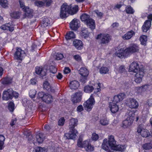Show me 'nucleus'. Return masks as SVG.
I'll list each match as a JSON object with an SVG mask.
<instances>
[{"mask_svg": "<svg viewBox=\"0 0 152 152\" xmlns=\"http://www.w3.org/2000/svg\"><path fill=\"white\" fill-rule=\"evenodd\" d=\"M19 94L18 93L14 91L12 88H10L4 91L2 94V98L4 100H8L12 99L13 97L17 98L18 97Z\"/></svg>", "mask_w": 152, "mask_h": 152, "instance_id": "f257e3e1", "label": "nucleus"}, {"mask_svg": "<svg viewBox=\"0 0 152 152\" xmlns=\"http://www.w3.org/2000/svg\"><path fill=\"white\" fill-rule=\"evenodd\" d=\"M126 119L123 121L122 127L124 128L129 127L132 124L134 116V111H129L126 115Z\"/></svg>", "mask_w": 152, "mask_h": 152, "instance_id": "f03ea898", "label": "nucleus"}, {"mask_svg": "<svg viewBox=\"0 0 152 152\" xmlns=\"http://www.w3.org/2000/svg\"><path fill=\"white\" fill-rule=\"evenodd\" d=\"M71 5H68L66 3L63 4L61 7L60 17L62 18H66L69 14H70V10Z\"/></svg>", "mask_w": 152, "mask_h": 152, "instance_id": "7ed1b4c3", "label": "nucleus"}, {"mask_svg": "<svg viewBox=\"0 0 152 152\" xmlns=\"http://www.w3.org/2000/svg\"><path fill=\"white\" fill-rule=\"evenodd\" d=\"M94 94H91L89 98L83 104L84 107L86 110L90 111L95 103Z\"/></svg>", "mask_w": 152, "mask_h": 152, "instance_id": "20e7f679", "label": "nucleus"}, {"mask_svg": "<svg viewBox=\"0 0 152 152\" xmlns=\"http://www.w3.org/2000/svg\"><path fill=\"white\" fill-rule=\"evenodd\" d=\"M19 3L20 7L25 12L24 18L28 17L32 15V10L25 6L23 0H19Z\"/></svg>", "mask_w": 152, "mask_h": 152, "instance_id": "39448f33", "label": "nucleus"}, {"mask_svg": "<svg viewBox=\"0 0 152 152\" xmlns=\"http://www.w3.org/2000/svg\"><path fill=\"white\" fill-rule=\"evenodd\" d=\"M148 20H146L142 27V30L143 32H146L150 28L151 25L152 21V14H149L147 16Z\"/></svg>", "mask_w": 152, "mask_h": 152, "instance_id": "423d86ee", "label": "nucleus"}, {"mask_svg": "<svg viewBox=\"0 0 152 152\" xmlns=\"http://www.w3.org/2000/svg\"><path fill=\"white\" fill-rule=\"evenodd\" d=\"M25 56L26 53L24 50H22L20 48H16V51L14 55L15 59L21 60Z\"/></svg>", "mask_w": 152, "mask_h": 152, "instance_id": "0eeeda50", "label": "nucleus"}, {"mask_svg": "<svg viewBox=\"0 0 152 152\" xmlns=\"http://www.w3.org/2000/svg\"><path fill=\"white\" fill-rule=\"evenodd\" d=\"M136 73L134 81L136 83H140L142 81V78L144 75V70L141 68Z\"/></svg>", "mask_w": 152, "mask_h": 152, "instance_id": "6e6552de", "label": "nucleus"}, {"mask_svg": "<svg viewBox=\"0 0 152 152\" xmlns=\"http://www.w3.org/2000/svg\"><path fill=\"white\" fill-rule=\"evenodd\" d=\"M126 49L129 56L134 53L138 52L139 47L137 45L132 44L130 45L129 47Z\"/></svg>", "mask_w": 152, "mask_h": 152, "instance_id": "1a4fd4ad", "label": "nucleus"}, {"mask_svg": "<svg viewBox=\"0 0 152 152\" xmlns=\"http://www.w3.org/2000/svg\"><path fill=\"white\" fill-rule=\"evenodd\" d=\"M83 95L81 91L77 92L71 96V100L74 103H76L80 102L82 99Z\"/></svg>", "mask_w": 152, "mask_h": 152, "instance_id": "9d476101", "label": "nucleus"}, {"mask_svg": "<svg viewBox=\"0 0 152 152\" xmlns=\"http://www.w3.org/2000/svg\"><path fill=\"white\" fill-rule=\"evenodd\" d=\"M126 104L131 108H137L138 106V103L135 99L130 98L128 99L126 102Z\"/></svg>", "mask_w": 152, "mask_h": 152, "instance_id": "9b49d317", "label": "nucleus"}, {"mask_svg": "<svg viewBox=\"0 0 152 152\" xmlns=\"http://www.w3.org/2000/svg\"><path fill=\"white\" fill-rule=\"evenodd\" d=\"M79 73L81 75L80 80L83 83L85 82L89 73L88 69L86 68H81L79 70Z\"/></svg>", "mask_w": 152, "mask_h": 152, "instance_id": "f8f14e48", "label": "nucleus"}, {"mask_svg": "<svg viewBox=\"0 0 152 152\" xmlns=\"http://www.w3.org/2000/svg\"><path fill=\"white\" fill-rule=\"evenodd\" d=\"M78 132L75 129H69V133H66L65 136L67 139H74L78 135Z\"/></svg>", "mask_w": 152, "mask_h": 152, "instance_id": "ddd939ff", "label": "nucleus"}, {"mask_svg": "<svg viewBox=\"0 0 152 152\" xmlns=\"http://www.w3.org/2000/svg\"><path fill=\"white\" fill-rule=\"evenodd\" d=\"M101 38V42L103 44L108 43L110 39V37L108 34H100L96 37V39H98Z\"/></svg>", "mask_w": 152, "mask_h": 152, "instance_id": "4468645a", "label": "nucleus"}, {"mask_svg": "<svg viewBox=\"0 0 152 152\" xmlns=\"http://www.w3.org/2000/svg\"><path fill=\"white\" fill-rule=\"evenodd\" d=\"M115 55L120 58L128 56L126 49H124L123 48L117 51L115 53Z\"/></svg>", "mask_w": 152, "mask_h": 152, "instance_id": "2eb2a0df", "label": "nucleus"}, {"mask_svg": "<svg viewBox=\"0 0 152 152\" xmlns=\"http://www.w3.org/2000/svg\"><path fill=\"white\" fill-rule=\"evenodd\" d=\"M80 26V21L76 19H74L70 23V27L72 30H77Z\"/></svg>", "mask_w": 152, "mask_h": 152, "instance_id": "dca6fc26", "label": "nucleus"}, {"mask_svg": "<svg viewBox=\"0 0 152 152\" xmlns=\"http://www.w3.org/2000/svg\"><path fill=\"white\" fill-rule=\"evenodd\" d=\"M141 69L139 68V65L137 62H134L130 65L129 71V72L136 73Z\"/></svg>", "mask_w": 152, "mask_h": 152, "instance_id": "f3484780", "label": "nucleus"}, {"mask_svg": "<svg viewBox=\"0 0 152 152\" xmlns=\"http://www.w3.org/2000/svg\"><path fill=\"white\" fill-rule=\"evenodd\" d=\"M109 107L111 112L113 113L117 112L119 109V107L117 104L114 102H110Z\"/></svg>", "mask_w": 152, "mask_h": 152, "instance_id": "a211bd4d", "label": "nucleus"}, {"mask_svg": "<svg viewBox=\"0 0 152 152\" xmlns=\"http://www.w3.org/2000/svg\"><path fill=\"white\" fill-rule=\"evenodd\" d=\"M91 30H93L95 28V21L92 18H90L87 21L84 23Z\"/></svg>", "mask_w": 152, "mask_h": 152, "instance_id": "6ab92c4d", "label": "nucleus"}, {"mask_svg": "<svg viewBox=\"0 0 152 152\" xmlns=\"http://www.w3.org/2000/svg\"><path fill=\"white\" fill-rule=\"evenodd\" d=\"M135 34V32L132 30L127 32L122 36V38L124 40H128L131 39Z\"/></svg>", "mask_w": 152, "mask_h": 152, "instance_id": "aec40b11", "label": "nucleus"}, {"mask_svg": "<svg viewBox=\"0 0 152 152\" xmlns=\"http://www.w3.org/2000/svg\"><path fill=\"white\" fill-rule=\"evenodd\" d=\"M0 28L2 30H9L10 31H12L14 29L13 25L10 23L5 24L1 26Z\"/></svg>", "mask_w": 152, "mask_h": 152, "instance_id": "412c9836", "label": "nucleus"}, {"mask_svg": "<svg viewBox=\"0 0 152 152\" xmlns=\"http://www.w3.org/2000/svg\"><path fill=\"white\" fill-rule=\"evenodd\" d=\"M78 120L75 118H72L70 119L69 127V129H75V127L77 126L78 124Z\"/></svg>", "mask_w": 152, "mask_h": 152, "instance_id": "4be33fe9", "label": "nucleus"}, {"mask_svg": "<svg viewBox=\"0 0 152 152\" xmlns=\"http://www.w3.org/2000/svg\"><path fill=\"white\" fill-rule=\"evenodd\" d=\"M126 148V146L125 145L118 144L115 145L113 146H112L111 149L114 151L122 152L124 151Z\"/></svg>", "mask_w": 152, "mask_h": 152, "instance_id": "5701e85b", "label": "nucleus"}, {"mask_svg": "<svg viewBox=\"0 0 152 152\" xmlns=\"http://www.w3.org/2000/svg\"><path fill=\"white\" fill-rule=\"evenodd\" d=\"M52 2V0H46L44 2L41 1H36L35 2V4L36 5L39 7H42L44 6L45 3H46V5L49 6H50V3Z\"/></svg>", "mask_w": 152, "mask_h": 152, "instance_id": "b1692460", "label": "nucleus"}, {"mask_svg": "<svg viewBox=\"0 0 152 152\" xmlns=\"http://www.w3.org/2000/svg\"><path fill=\"white\" fill-rule=\"evenodd\" d=\"M73 44L75 47L78 50H81L83 48V42L80 40L76 39L73 41Z\"/></svg>", "mask_w": 152, "mask_h": 152, "instance_id": "393cba45", "label": "nucleus"}, {"mask_svg": "<svg viewBox=\"0 0 152 152\" xmlns=\"http://www.w3.org/2000/svg\"><path fill=\"white\" fill-rule=\"evenodd\" d=\"M84 145L85 146L84 148L87 151L90 152L94 151V146L91 145L88 141H85Z\"/></svg>", "mask_w": 152, "mask_h": 152, "instance_id": "a878e982", "label": "nucleus"}, {"mask_svg": "<svg viewBox=\"0 0 152 152\" xmlns=\"http://www.w3.org/2000/svg\"><path fill=\"white\" fill-rule=\"evenodd\" d=\"M91 18L90 15L86 13H83L80 17L81 20L84 23H86Z\"/></svg>", "mask_w": 152, "mask_h": 152, "instance_id": "bb28decb", "label": "nucleus"}, {"mask_svg": "<svg viewBox=\"0 0 152 152\" xmlns=\"http://www.w3.org/2000/svg\"><path fill=\"white\" fill-rule=\"evenodd\" d=\"M115 71L119 73L126 74V72L125 67L124 65H120L118 67H116Z\"/></svg>", "mask_w": 152, "mask_h": 152, "instance_id": "cd10ccee", "label": "nucleus"}, {"mask_svg": "<svg viewBox=\"0 0 152 152\" xmlns=\"http://www.w3.org/2000/svg\"><path fill=\"white\" fill-rule=\"evenodd\" d=\"M79 84L76 80H73L69 83V87L72 89H76L79 87Z\"/></svg>", "mask_w": 152, "mask_h": 152, "instance_id": "c85d7f7f", "label": "nucleus"}, {"mask_svg": "<svg viewBox=\"0 0 152 152\" xmlns=\"http://www.w3.org/2000/svg\"><path fill=\"white\" fill-rule=\"evenodd\" d=\"M102 148L105 151H108L110 148V146L108 143L107 139L105 138L104 140L102 145Z\"/></svg>", "mask_w": 152, "mask_h": 152, "instance_id": "c756f323", "label": "nucleus"}, {"mask_svg": "<svg viewBox=\"0 0 152 152\" xmlns=\"http://www.w3.org/2000/svg\"><path fill=\"white\" fill-rule=\"evenodd\" d=\"M52 96L48 94H45L44 95L43 101L47 103H49L52 101Z\"/></svg>", "mask_w": 152, "mask_h": 152, "instance_id": "7c9ffc66", "label": "nucleus"}, {"mask_svg": "<svg viewBox=\"0 0 152 152\" xmlns=\"http://www.w3.org/2000/svg\"><path fill=\"white\" fill-rule=\"evenodd\" d=\"M108 142L110 146V148L113 146L115 144L116 141L114 139V137L113 135H110L108 137Z\"/></svg>", "mask_w": 152, "mask_h": 152, "instance_id": "2f4dec72", "label": "nucleus"}, {"mask_svg": "<svg viewBox=\"0 0 152 152\" xmlns=\"http://www.w3.org/2000/svg\"><path fill=\"white\" fill-rule=\"evenodd\" d=\"M51 23L50 20L47 18L43 19L41 22V26L43 27L50 25Z\"/></svg>", "mask_w": 152, "mask_h": 152, "instance_id": "473e14b6", "label": "nucleus"}, {"mask_svg": "<svg viewBox=\"0 0 152 152\" xmlns=\"http://www.w3.org/2000/svg\"><path fill=\"white\" fill-rule=\"evenodd\" d=\"M45 137L44 134L42 133H39L36 135L37 140L39 143H41L43 142Z\"/></svg>", "mask_w": 152, "mask_h": 152, "instance_id": "72a5a7b5", "label": "nucleus"}, {"mask_svg": "<svg viewBox=\"0 0 152 152\" xmlns=\"http://www.w3.org/2000/svg\"><path fill=\"white\" fill-rule=\"evenodd\" d=\"M21 15V12L19 11H14L10 14V15L14 18H19Z\"/></svg>", "mask_w": 152, "mask_h": 152, "instance_id": "f704fd0d", "label": "nucleus"}, {"mask_svg": "<svg viewBox=\"0 0 152 152\" xmlns=\"http://www.w3.org/2000/svg\"><path fill=\"white\" fill-rule=\"evenodd\" d=\"M94 90V88L92 86L89 85L86 86L84 89L85 92L88 93H91Z\"/></svg>", "mask_w": 152, "mask_h": 152, "instance_id": "c9c22d12", "label": "nucleus"}, {"mask_svg": "<svg viewBox=\"0 0 152 152\" xmlns=\"http://www.w3.org/2000/svg\"><path fill=\"white\" fill-rule=\"evenodd\" d=\"M99 122L101 125L103 126H107L109 124V121L104 117L101 118Z\"/></svg>", "mask_w": 152, "mask_h": 152, "instance_id": "e433bc0d", "label": "nucleus"}, {"mask_svg": "<svg viewBox=\"0 0 152 152\" xmlns=\"http://www.w3.org/2000/svg\"><path fill=\"white\" fill-rule=\"evenodd\" d=\"M147 40V37L145 35H142L140 37V40L142 45H145Z\"/></svg>", "mask_w": 152, "mask_h": 152, "instance_id": "4c0bfd02", "label": "nucleus"}, {"mask_svg": "<svg viewBox=\"0 0 152 152\" xmlns=\"http://www.w3.org/2000/svg\"><path fill=\"white\" fill-rule=\"evenodd\" d=\"M101 84L99 82L96 83L94 84L95 88H94V93L96 94L98 92H100L101 90Z\"/></svg>", "mask_w": 152, "mask_h": 152, "instance_id": "58836bf2", "label": "nucleus"}, {"mask_svg": "<svg viewBox=\"0 0 152 152\" xmlns=\"http://www.w3.org/2000/svg\"><path fill=\"white\" fill-rule=\"evenodd\" d=\"M75 35L74 33L72 31H69L66 34L65 36V38L67 40L74 38L75 37Z\"/></svg>", "mask_w": 152, "mask_h": 152, "instance_id": "ea45409f", "label": "nucleus"}, {"mask_svg": "<svg viewBox=\"0 0 152 152\" xmlns=\"http://www.w3.org/2000/svg\"><path fill=\"white\" fill-rule=\"evenodd\" d=\"M0 5L2 7L6 8L8 7L9 3L7 0H0Z\"/></svg>", "mask_w": 152, "mask_h": 152, "instance_id": "a19ab883", "label": "nucleus"}, {"mask_svg": "<svg viewBox=\"0 0 152 152\" xmlns=\"http://www.w3.org/2000/svg\"><path fill=\"white\" fill-rule=\"evenodd\" d=\"M108 68L106 66H102L99 69V72L101 74H106L109 71Z\"/></svg>", "mask_w": 152, "mask_h": 152, "instance_id": "79ce46f5", "label": "nucleus"}, {"mask_svg": "<svg viewBox=\"0 0 152 152\" xmlns=\"http://www.w3.org/2000/svg\"><path fill=\"white\" fill-rule=\"evenodd\" d=\"M12 79L10 77H6L2 80V83L4 84H7L11 83Z\"/></svg>", "mask_w": 152, "mask_h": 152, "instance_id": "37998d69", "label": "nucleus"}, {"mask_svg": "<svg viewBox=\"0 0 152 152\" xmlns=\"http://www.w3.org/2000/svg\"><path fill=\"white\" fill-rule=\"evenodd\" d=\"M142 87L144 92L150 91L152 90V85H145L142 86Z\"/></svg>", "mask_w": 152, "mask_h": 152, "instance_id": "c03bdc74", "label": "nucleus"}, {"mask_svg": "<svg viewBox=\"0 0 152 152\" xmlns=\"http://www.w3.org/2000/svg\"><path fill=\"white\" fill-rule=\"evenodd\" d=\"M78 6L77 5H75L74 7H72L71 9V6L70 11V14L73 15L75 14L78 11Z\"/></svg>", "mask_w": 152, "mask_h": 152, "instance_id": "a18cd8bd", "label": "nucleus"}, {"mask_svg": "<svg viewBox=\"0 0 152 152\" xmlns=\"http://www.w3.org/2000/svg\"><path fill=\"white\" fill-rule=\"evenodd\" d=\"M85 141L83 142V139L82 138H80L77 140V145L79 147L81 148H84L85 145L84 143Z\"/></svg>", "mask_w": 152, "mask_h": 152, "instance_id": "49530a36", "label": "nucleus"}, {"mask_svg": "<svg viewBox=\"0 0 152 152\" xmlns=\"http://www.w3.org/2000/svg\"><path fill=\"white\" fill-rule=\"evenodd\" d=\"M125 10L127 14H132L134 12V10L130 6H127L126 7Z\"/></svg>", "mask_w": 152, "mask_h": 152, "instance_id": "de8ad7c7", "label": "nucleus"}, {"mask_svg": "<svg viewBox=\"0 0 152 152\" xmlns=\"http://www.w3.org/2000/svg\"><path fill=\"white\" fill-rule=\"evenodd\" d=\"M5 140V137L2 135H0V149L1 150L4 148V141Z\"/></svg>", "mask_w": 152, "mask_h": 152, "instance_id": "09e8293b", "label": "nucleus"}, {"mask_svg": "<svg viewBox=\"0 0 152 152\" xmlns=\"http://www.w3.org/2000/svg\"><path fill=\"white\" fill-rule=\"evenodd\" d=\"M143 137H147L150 135V133L148 130L146 129H144L140 134Z\"/></svg>", "mask_w": 152, "mask_h": 152, "instance_id": "8fccbe9b", "label": "nucleus"}, {"mask_svg": "<svg viewBox=\"0 0 152 152\" xmlns=\"http://www.w3.org/2000/svg\"><path fill=\"white\" fill-rule=\"evenodd\" d=\"M144 128V125L142 124L139 125L137 127V132L140 134L143 131L144 129H145Z\"/></svg>", "mask_w": 152, "mask_h": 152, "instance_id": "3c124183", "label": "nucleus"}, {"mask_svg": "<svg viewBox=\"0 0 152 152\" xmlns=\"http://www.w3.org/2000/svg\"><path fill=\"white\" fill-rule=\"evenodd\" d=\"M143 148L145 150H148L152 148V142L146 143L143 145Z\"/></svg>", "mask_w": 152, "mask_h": 152, "instance_id": "603ef678", "label": "nucleus"}, {"mask_svg": "<svg viewBox=\"0 0 152 152\" xmlns=\"http://www.w3.org/2000/svg\"><path fill=\"white\" fill-rule=\"evenodd\" d=\"M35 151L36 152H46L47 149L45 148H42L40 147H37L36 148Z\"/></svg>", "mask_w": 152, "mask_h": 152, "instance_id": "864d4df0", "label": "nucleus"}, {"mask_svg": "<svg viewBox=\"0 0 152 152\" xmlns=\"http://www.w3.org/2000/svg\"><path fill=\"white\" fill-rule=\"evenodd\" d=\"M37 91L34 89L31 90L29 93L30 97L32 99L34 98L36 94Z\"/></svg>", "mask_w": 152, "mask_h": 152, "instance_id": "5fc2aeb1", "label": "nucleus"}, {"mask_svg": "<svg viewBox=\"0 0 152 152\" xmlns=\"http://www.w3.org/2000/svg\"><path fill=\"white\" fill-rule=\"evenodd\" d=\"M89 33L86 30H83L81 33V35L85 38H86L89 36Z\"/></svg>", "mask_w": 152, "mask_h": 152, "instance_id": "6e6d98bb", "label": "nucleus"}, {"mask_svg": "<svg viewBox=\"0 0 152 152\" xmlns=\"http://www.w3.org/2000/svg\"><path fill=\"white\" fill-rule=\"evenodd\" d=\"M43 87L44 88L47 90H49L50 88V86L48 81H45L43 83Z\"/></svg>", "mask_w": 152, "mask_h": 152, "instance_id": "4d7b16f0", "label": "nucleus"}, {"mask_svg": "<svg viewBox=\"0 0 152 152\" xmlns=\"http://www.w3.org/2000/svg\"><path fill=\"white\" fill-rule=\"evenodd\" d=\"M14 104L12 102H10L8 105V109L10 111H13L14 110Z\"/></svg>", "mask_w": 152, "mask_h": 152, "instance_id": "13d9d810", "label": "nucleus"}, {"mask_svg": "<svg viewBox=\"0 0 152 152\" xmlns=\"http://www.w3.org/2000/svg\"><path fill=\"white\" fill-rule=\"evenodd\" d=\"M49 70L50 72L53 73H55L57 72V69L54 66H51L49 67Z\"/></svg>", "mask_w": 152, "mask_h": 152, "instance_id": "bf43d9fd", "label": "nucleus"}, {"mask_svg": "<svg viewBox=\"0 0 152 152\" xmlns=\"http://www.w3.org/2000/svg\"><path fill=\"white\" fill-rule=\"evenodd\" d=\"M56 56V59L58 60H61L64 57L63 54L61 53H57Z\"/></svg>", "mask_w": 152, "mask_h": 152, "instance_id": "052dcab7", "label": "nucleus"}, {"mask_svg": "<svg viewBox=\"0 0 152 152\" xmlns=\"http://www.w3.org/2000/svg\"><path fill=\"white\" fill-rule=\"evenodd\" d=\"M42 67H36V68L35 72L37 74H40L42 72Z\"/></svg>", "mask_w": 152, "mask_h": 152, "instance_id": "680f3d73", "label": "nucleus"}, {"mask_svg": "<svg viewBox=\"0 0 152 152\" xmlns=\"http://www.w3.org/2000/svg\"><path fill=\"white\" fill-rule=\"evenodd\" d=\"M136 90L138 93L140 94H141L142 92H144V90H143L142 86L140 87H136Z\"/></svg>", "mask_w": 152, "mask_h": 152, "instance_id": "e2e57ef3", "label": "nucleus"}, {"mask_svg": "<svg viewBox=\"0 0 152 152\" xmlns=\"http://www.w3.org/2000/svg\"><path fill=\"white\" fill-rule=\"evenodd\" d=\"M99 138L98 135L95 133H94L92 134V139L94 141L97 140Z\"/></svg>", "mask_w": 152, "mask_h": 152, "instance_id": "0e129e2a", "label": "nucleus"}, {"mask_svg": "<svg viewBox=\"0 0 152 152\" xmlns=\"http://www.w3.org/2000/svg\"><path fill=\"white\" fill-rule=\"evenodd\" d=\"M65 119L64 118H61L58 121V125L59 126H63L64 123Z\"/></svg>", "mask_w": 152, "mask_h": 152, "instance_id": "69168bd1", "label": "nucleus"}, {"mask_svg": "<svg viewBox=\"0 0 152 152\" xmlns=\"http://www.w3.org/2000/svg\"><path fill=\"white\" fill-rule=\"evenodd\" d=\"M117 95V96H118L119 97L118 98L119 99L120 101L124 99L125 97V94L123 93H120Z\"/></svg>", "mask_w": 152, "mask_h": 152, "instance_id": "338daca9", "label": "nucleus"}, {"mask_svg": "<svg viewBox=\"0 0 152 152\" xmlns=\"http://www.w3.org/2000/svg\"><path fill=\"white\" fill-rule=\"evenodd\" d=\"M44 94L42 92H39L38 94L37 98L38 99H42L43 100Z\"/></svg>", "mask_w": 152, "mask_h": 152, "instance_id": "774afa93", "label": "nucleus"}]
</instances>
